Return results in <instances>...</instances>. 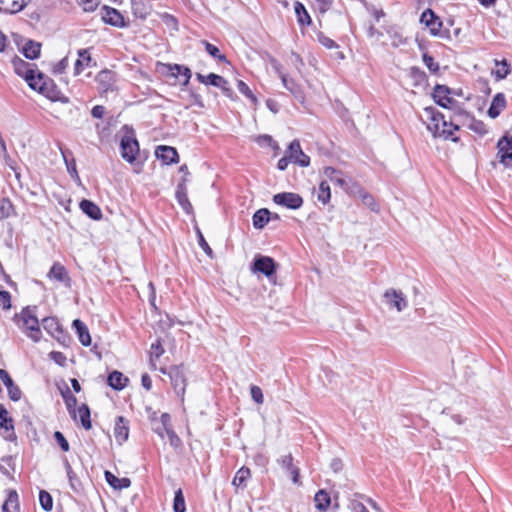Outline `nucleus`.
I'll return each instance as SVG.
<instances>
[{"label": "nucleus", "mask_w": 512, "mask_h": 512, "mask_svg": "<svg viewBox=\"0 0 512 512\" xmlns=\"http://www.w3.org/2000/svg\"><path fill=\"white\" fill-rule=\"evenodd\" d=\"M251 398L257 403L262 404L264 401L263 392L259 386L251 385L250 387Z\"/></svg>", "instance_id": "774afa93"}, {"label": "nucleus", "mask_w": 512, "mask_h": 512, "mask_svg": "<svg viewBox=\"0 0 512 512\" xmlns=\"http://www.w3.org/2000/svg\"><path fill=\"white\" fill-rule=\"evenodd\" d=\"M61 395L66 404L69 414L75 419L76 418V405L77 398L72 394L69 387L66 386L65 390L61 391Z\"/></svg>", "instance_id": "f704fd0d"}, {"label": "nucleus", "mask_w": 512, "mask_h": 512, "mask_svg": "<svg viewBox=\"0 0 512 512\" xmlns=\"http://www.w3.org/2000/svg\"><path fill=\"white\" fill-rule=\"evenodd\" d=\"M18 508V494L16 491H10L8 494L7 499L2 505V511L3 512H11V509H17Z\"/></svg>", "instance_id": "49530a36"}, {"label": "nucleus", "mask_w": 512, "mask_h": 512, "mask_svg": "<svg viewBox=\"0 0 512 512\" xmlns=\"http://www.w3.org/2000/svg\"><path fill=\"white\" fill-rule=\"evenodd\" d=\"M78 59L74 64V74L79 75L84 68V65L89 67L92 62V58L90 56L88 49H79L78 50Z\"/></svg>", "instance_id": "2f4dec72"}, {"label": "nucleus", "mask_w": 512, "mask_h": 512, "mask_svg": "<svg viewBox=\"0 0 512 512\" xmlns=\"http://www.w3.org/2000/svg\"><path fill=\"white\" fill-rule=\"evenodd\" d=\"M158 71L163 75H166L167 77H172L174 79H177L179 77V71H183V81L181 82L183 86L188 85L192 76L191 70L187 66L180 64L159 63Z\"/></svg>", "instance_id": "1a4fd4ad"}, {"label": "nucleus", "mask_w": 512, "mask_h": 512, "mask_svg": "<svg viewBox=\"0 0 512 512\" xmlns=\"http://www.w3.org/2000/svg\"><path fill=\"white\" fill-rule=\"evenodd\" d=\"M506 107V98L503 93H497L488 108L487 114L490 118H497L501 111Z\"/></svg>", "instance_id": "393cba45"}, {"label": "nucleus", "mask_w": 512, "mask_h": 512, "mask_svg": "<svg viewBox=\"0 0 512 512\" xmlns=\"http://www.w3.org/2000/svg\"><path fill=\"white\" fill-rule=\"evenodd\" d=\"M14 212V206L9 198L0 200V220L10 217Z\"/></svg>", "instance_id": "a18cd8bd"}, {"label": "nucleus", "mask_w": 512, "mask_h": 512, "mask_svg": "<svg viewBox=\"0 0 512 512\" xmlns=\"http://www.w3.org/2000/svg\"><path fill=\"white\" fill-rule=\"evenodd\" d=\"M155 154L166 165L179 162V154L176 148L172 146L160 145L157 147Z\"/></svg>", "instance_id": "2eb2a0df"}, {"label": "nucleus", "mask_w": 512, "mask_h": 512, "mask_svg": "<svg viewBox=\"0 0 512 512\" xmlns=\"http://www.w3.org/2000/svg\"><path fill=\"white\" fill-rule=\"evenodd\" d=\"M36 310V306H26L21 310L20 314L14 315L13 321L24 330L32 341L39 342L42 333Z\"/></svg>", "instance_id": "f257e3e1"}, {"label": "nucleus", "mask_w": 512, "mask_h": 512, "mask_svg": "<svg viewBox=\"0 0 512 512\" xmlns=\"http://www.w3.org/2000/svg\"><path fill=\"white\" fill-rule=\"evenodd\" d=\"M317 199L323 205H327L331 199V189L327 181L323 180L320 182L318 191H317Z\"/></svg>", "instance_id": "ea45409f"}, {"label": "nucleus", "mask_w": 512, "mask_h": 512, "mask_svg": "<svg viewBox=\"0 0 512 512\" xmlns=\"http://www.w3.org/2000/svg\"><path fill=\"white\" fill-rule=\"evenodd\" d=\"M250 469L243 466L235 474L232 484L236 487H246V481L250 478Z\"/></svg>", "instance_id": "4c0bfd02"}, {"label": "nucleus", "mask_w": 512, "mask_h": 512, "mask_svg": "<svg viewBox=\"0 0 512 512\" xmlns=\"http://www.w3.org/2000/svg\"><path fill=\"white\" fill-rule=\"evenodd\" d=\"M186 181H187V179L184 177L178 183L176 192H175V197H176L178 204L182 207V209L187 214H191L193 212V207H192V204L190 203L188 196H187Z\"/></svg>", "instance_id": "dca6fc26"}, {"label": "nucleus", "mask_w": 512, "mask_h": 512, "mask_svg": "<svg viewBox=\"0 0 512 512\" xmlns=\"http://www.w3.org/2000/svg\"><path fill=\"white\" fill-rule=\"evenodd\" d=\"M421 23H424L430 30V33L434 36H440V30L442 27V21L435 14L432 9H426L420 17Z\"/></svg>", "instance_id": "4468645a"}, {"label": "nucleus", "mask_w": 512, "mask_h": 512, "mask_svg": "<svg viewBox=\"0 0 512 512\" xmlns=\"http://www.w3.org/2000/svg\"><path fill=\"white\" fill-rule=\"evenodd\" d=\"M48 356L51 360H53L57 365L61 367H65L67 365V358L62 352L51 351Z\"/></svg>", "instance_id": "680f3d73"}, {"label": "nucleus", "mask_w": 512, "mask_h": 512, "mask_svg": "<svg viewBox=\"0 0 512 512\" xmlns=\"http://www.w3.org/2000/svg\"><path fill=\"white\" fill-rule=\"evenodd\" d=\"M314 502L319 511L326 512L331 504V497L326 490L320 489L314 496Z\"/></svg>", "instance_id": "72a5a7b5"}, {"label": "nucleus", "mask_w": 512, "mask_h": 512, "mask_svg": "<svg viewBox=\"0 0 512 512\" xmlns=\"http://www.w3.org/2000/svg\"><path fill=\"white\" fill-rule=\"evenodd\" d=\"M350 193L357 195L361 199L362 204L368 207L372 212H379L380 208L374 197L359 185L353 184Z\"/></svg>", "instance_id": "f3484780"}, {"label": "nucleus", "mask_w": 512, "mask_h": 512, "mask_svg": "<svg viewBox=\"0 0 512 512\" xmlns=\"http://www.w3.org/2000/svg\"><path fill=\"white\" fill-rule=\"evenodd\" d=\"M425 113L428 115L430 123L427 129L432 133H439L440 127H453L454 130H459V126L453 122L445 120L444 115L436 110L434 107L425 108Z\"/></svg>", "instance_id": "423d86ee"}, {"label": "nucleus", "mask_w": 512, "mask_h": 512, "mask_svg": "<svg viewBox=\"0 0 512 512\" xmlns=\"http://www.w3.org/2000/svg\"><path fill=\"white\" fill-rule=\"evenodd\" d=\"M0 428L14 434V421L3 404H0Z\"/></svg>", "instance_id": "c9c22d12"}, {"label": "nucleus", "mask_w": 512, "mask_h": 512, "mask_svg": "<svg viewBox=\"0 0 512 512\" xmlns=\"http://www.w3.org/2000/svg\"><path fill=\"white\" fill-rule=\"evenodd\" d=\"M41 324L44 330L50 334L63 347H70L72 338L55 317H45Z\"/></svg>", "instance_id": "7ed1b4c3"}, {"label": "nucleus", "mask_w": 512, "mask_h": 512, "mask_svg": "<svg viewBox=\"0 0 512 512\" xmlns=\"http://www.w3.org/2000/svg\"><path fill=\"white\" fill-rule=\"evenodd\" d=\"M23 55L30 60L39 58L41 53V44L34 40H28L22 48Z\"/></svg>", "instance_id": "473e14b6"}, {"label": "nucleus", "mask_w": 512, "mask_h": 512, "mask_svg": "<svg viewBox=\"0 0 512 512\" xmlns=\"http://www.w3.org/2000/svg\"><path fill=\"white\" fill-rule=\"evenodd\" d=\"M237 88L240 93L249 98L255 105L258 103L256 96L253 94L249 86L242 80H238Z\"/></svg>", "instance_id": "6e6d98bb"}, {"label": "nucleus", "mask_w": 512, "mask_h": 512, "mask_svg": "<svg viewBox=\"0 0 512 512\" xmlns=\"http://www.w3.org/2000/svg\"><path fill=\"white\" fill-rule=\"evenodd\" d=\"M256 141L261 146H269L272 149H279L277 142L270 135H259Z\"/></svg>", "instance_id": "13d9d810"}, {"label": "nucleus", "mask_w": 512, "mask_h": 512, "mask_svg": "<svg viewBox=\"0 0 512 512\" xmlns=\"http://www.w3.org/2000/svg\"><path fill=\"white\" fill-rule=\"evenodd\" d=\"M39 502L43 510L51 511L53 508V499L50 493L45 490L39 492Z\"/></svg>", "instance_id": "603ef678"}, {"label": "nucleus", "mask_w": 512, "mask_h": 512, "mask_svg": "<svg viewBox=\"0 0 512 512\" xmlns=\"http://www.w3.org/2000/svg\"><path fill=\"white\" fill-rule=\"evenodd\" d=\"M204 45H205V50L206 52L212 56L213 58L221 61V62H226L228 63V60L226 58V56L224 54H221L218 47H216L215 45L207 42V41H204Z\"/></svg>", "instance_id": "8fccbe9b"}, {"label": "nucleus", "mask_w": 512, "mask_h": 512, "mask_svg": "<svg viewBox=\"0 0 512 512\" xmlns=\"http://www.w3.org/2000/svg\"><path fill=\"white\" fill-rule=\"evenodd\" d=\"M96 80L102 86L103 90L106 92L108 90H112L113 86V73L110 70H102L96 76Z\"/></svg>", "instance_id": "e433bc0d"}, {"label": "nucleus", "mask_w": 512, "mask_h": 512, "mask_svg": "<svg viewBox=\"0 0 512 512\" xmlns=\"http://www.w3.org/2000/svg\"><path fill=\"white\" fill-rule=\"evenodd\" d=\"M455 131L456 130H454L453 127H440L439 133H434L433 136L443 138L444 140L450 139L453 142H458L460 139L459 137L454 136Z\"/></svg>", "instance_id": "3c124183"}, {"label": "nucleus", "mask_w": 512, "mask_h": 512, "mask_svg": "<svg viewBox=\"0 0 512 512\" xmlns=\"http://www.w3.org/2000/svg\"><path fill=\"white\" fill-rule=\"evenodd\" d=\"M129 379L125 377L120 371L114 370L109 373L107 377V384L114 390L120 391L123 390Z\"/></svg>", "instance_id": "a878e982"}, {"label": "nucleus", "mask_w": 512, "mask_h": 512, "mask_svg": "<svg viewBox=\"0 0 512 512\" xmlns=\"http://www.w3.org/2000/svg\"><path fill=\"white\" fill-rule=\"evenodd\" d=\"M33 90L38 91L52 101L68 102V98L62 96V93L54 80L38 71Z\"/></svg>", "instance_id": "f03ea898"}, {"label": "nucleus", "mask_w": 512, "mask_h": 512, "mask_svg": "<svg viewBox=\"0 0 512 512\" xmlns=\"http://www.w3.org/2000/svg\"><path fill=\"white\" fill-rule=\"evenodd\" d=\"M496 66L499 68L494 72V75L497 80L505 79L511 72L510 65L508 64L507 60L498 61L495 60Z\"/></svg>", "instance_id": "c03bdc74"}, {"label": "nucleus", "mask_w": 512, "mask_h": 512, "mask_svg": "<svg viewBox=\"0 0 512 512\" xmlns=\"http://www.w3.org/2000/svg\"><path fill=\"white\" fill-rule=\"evenodd\" d=\"M173 511L174 512H186L185 498L182 489H178L174 493L173 500Z\"/></svg>", "instance_id": "37998d69"}, {"label": "nucleus", "mask_w": 512, "mask_h": 512, "mask_svg": "<svg viewBox=\"0 0 512 512\" xmlns=\"http://www.w3.org/2000/svg\"><path fill=\"white\" fill-rule=\"evenodd\" d=\"M452 93V88L442 85V84H436L432 93V97L434 101L441 100L445 97L450 96Z\"/></svg>", "instance_id": "de8ad7c7"}, {"label": "nucleus", "mask_w": 512, "mask_h": 512, "mask_svg": "<svg viewBox=\"0 0 512 512\" xmlns=\"http://www.w3.org/2000/svg\"><path fill=\"white\" fill-rule=\"evenodd\" d=\"M278 266V263L272 257L260 254L256 255L252 262L253 271L262 273L269 279L275 276Z\"/></svg>", "instance_id": "39448f33"}, {"label": "nucleus", "mask_w": 512, "mask_h": 512, "mask_svg": "<svg viewBox=\"0 0 512 512\" xmlns=\"http://www.w3.org/2000/svg\"><path fill=\"white\" fill-rule=\"evenodd\" d=\"M26 4L25 0H0V12L15 14L23 10Z\"/></svg>", "instance_id": "bb28decb"}, {"label": "nucleus", "mask_w": 512, "mask_h": 512, "mask_svg": "<svg viewBox=\"0 0 512 512\" xmlns=\"http://www.w3.org/2000/svg\"><path fill=\"white\" fill-rule=\"evenodd\" d=\"M54 439L57 442V444L60 446L62 451H64V452L69 451V449H70L69 443L62 432L55 431Z\"/></svg>", "instance_id": "e2e57ef3"}, {"label": "nucleus", "mask_w": 512, "mask_h": 512, "mask_svg": "<svg viewBox=\"0 0 512 512\" xmlns=\"http://www.w3.org/2000/svg\"><path fill=\"white\" fill-rule=\"evenodd\" d=\"M49 276L55 280L70 286L71 279L68 275L66 268L60 263H54L49 271Z\"/></svg>", "instance_id": "cd10ccee"}, {"label": "nucleus", "mask_w": 512, "mask_h": 512, "mask_svg": "<svg viewBox=\"0 0 512 512\" xmlns=\"http://www.w3.org/2000/svg\"><path fill=\"white\" fill-rule=\"evenodd\" d=\"M221 77L215 73H209L208 75H203L201 73H196V79L205 85H211L217 87V85L221 82Z\"/></svg>", "instance_id": "79ce46f5"}, {"label": "nucleus", "mask_w": 512, "mask_h": 512, "mask_svg": "<svg viewBox=\"0 0 512 512\" xmlns=\"http://www.w3.org/2000/svg\"><path fill=\"white\" fill-rule=\"evenodd\" d=\"M293 456L291 454L284 455L280 459H278V463L281 465L283 469H285L287 472L292 470L295 465L293 463Z\"/></svg>", "instance_id": "0e129e2a"}, {"label": "nucleus", "mask_w": 512, "mask_h": 512, "mask_svg": "<svg viewBox=\"0 0 512 512\" xmlns=\"http://www.w3.org/2000/svg\"><path fill=\"white\" fill-rule=\"evenodd\" d=\"M15 73L24 78L30 88H34L37 73L31 67L32 65L18 56H15L12 60Z\"/></svg>", "instance_id": "6e6552de"}, {"label": "nucleus", "mask_w": 512, "mask_h": 512, "mask_svg": "<svg viewBox=\"0 0 512 512\" xmlns=\"http://www.w3.org/2000/svg\"><path fill=\"white\" fill-rule=\"evenodd\" d=\"M217 88H220L222 93L226 97H228L230 99H234L235 98L234 91L229 86V82L224 77H221V82L217 85Z\"/></svg>", "instance_id": "052dcab7"}, {"label": "nucleus", "mask_w": 512, "mask_h": 512, "mask_svg": "<svg viewBox=\"0 0 512 512\" xmlns=\"http://www.w3.org/2000/svg\"><path fill=\"white\" fill-rule=\"evenodd\" d=\"M384 296L398 311H402L407 307V301L401 291L390 289L385 292Z\"/></svg>", "instance_id": "b1692460"}, {"label": "nucleus", "mask_w": 512, "mask_h": 512, "mask_svg": "<svg viewBox=\"0 0 512 512\" xmlns=\"http://www.w3.org/2000/svg\"><path fill=\"white\" fill-rule=\"evenodd\" d=\"M101 18L104 23L113 27H129V23L125 21L123 15L117 9L107 5L101 8Z\"/></svg>", "instance_id": "f8f14e48"}, {"label": "nucleus", "mask_w": 512, "mask_h": 512, "mask_svg": "<svg viewBox=\"0 0 512 512\" xmlns=\"http://www.w3.org/2000/svg\"><path fill=\"white\" fill-rule=\"evenodd\" d=\"M133 15L139 19H146L150 13V8L147 7L142 0H131Z\"/></svg>", "instance_id": "58836bf2"}, {"label": "nucleus", "mask_w": 512, "mask_h": 512, "mask_svg": "<svg viewBox=\"0 0 512 512\" xmlns=\"http://www.w3.org/2000/svg\"><path fill=\"white\" fill-rule=\"evenodd\" d=\"M105 480L114 489L122 490L131 486V480L127 477L118 478L110 471H105Z\"/></svg>", "instance_id": "c85d7f7f"}, {"label": "nucleus", "mask_w": 512, "mask_h": 512, "mask_svg": "<svg viewBox=\"0 0 512 512\" xmlns=\"http://www.w3.org/2000/svg\"><path fill=\"white\" fill-rule=\"evenodd\" d=\"M161 20L170 31H178V20L171 14L164 13L161 15Z\"/></svg>", "instance_id": "5fc2aeb1"}, {"label": "nucleus", "mask_w": 512, "mask_h": 512, "mask_svg": "<svg viewBox=\"0 0 512 512\" xmlns=\"http://www.w3.org/2000/svg\"><path fill=\"white\" fill-rule=\"evenodd\" d=\"M160 372L169 376L174 391L183 401L186 390V376L183 365L172 366L169 369L161 368Z\"/></svg>", "instance_id": "20e7f679"}, {"label": "nucleus", "mask_w": 512, "mask_h": 512, "mask_svg": "<svg viewBox=\"0 0 512 512\" xmlns=\"http://www.w3.org/2000/svg\"><path fill=\"white\" fill-rule=\"evenodd\" d=\"M323 174L326 178L329 179L333 184L340 186L341 188L345 189L347 192L350 193L351 187H348V183L346 180L341 176L342 172L335 169L334 167L327 166L323 169Z\"/></svg>", "instance_id": "4be33fe9"}, {"label": "nucleus", "mask_w": 512, "mask_h": 512, "mask_svg": "<svg viewBox=\"0 0 512 512\" xmlns=\"http://www.w3.org/2000/svg\"><path fill=\"white\" fill-rule=\"evenodd\" d=\"M271 220V212L267 208L257 210L253 217L252 222L255 229H263Z\"/></svg>", "instance_id": "c756f323"}, {"label": "nucleus", "mask_w": 512, "mask_h": 512, "mask_svg": "<svg viewBox=\"0 0 512 512\" xmlns=\"http://www.w3.org/2000/svg\"><path fill=\"white\" fill-rule=\"evenodd\" d=\"M78 414L80 417L82 427L86 430L91 429L92 423L90 418L91 412L89 406L87 404H82L81 406H79Z\"/></svg>", "instance_id": "a19ab883"}, {"label": "nucleus", "mask_w": 512, "mask_h": 512, "mask_svg": "<svg viewBox=\"0 0 512 512\" xmlns=\"http://www.w3.org/2000/svg\"><path fill=\"white\" fill-rule=\"evenodd\" d=\"M72 328L75 330V333L77 334L78 339L83 346L88 347L91 345L92 339L88 327L82 320H73Z\"/></svg>", "instance_id": "412c9836"}, {"label": "nucleus", "mask_w": 512, "mask_h": 512, "mask_svg": "<svg viewBox=\"0 0 512 512\" xmlns=\"http://www.w3.org/2000/svg\"><path fill=\"white\" fill-rule=\"evenodd\" d=\"M0 379L8 390L9 398L12 401H19L21 399L22 392L5 369H0Z\"/></svg>", "instance_id": "6ab92c4d"}, {"label": "nucleus", "mask_w": 512, "mask_h": 512, "mask_svg": "<svg viewBox=\"0 0 512 512\" xmlns=\"http://www.w3.org/2000/svg\"><path fill=\"white\" fill-rule=\"evenodd\" d=\"M120 150L122 158L132 164L136 161L139 154V143L134 135H125L120 141Z\"/></svg>", "instance_id": "0eeeda50"}, {"label": "nucleus", "mask_w": 512, "mask_h": 512, "mask_svg": "<svg viewBox=\"0 0 512 512\" xmlns=\"http://www.w3.org/2000/svg\"><path fill=\"white\" fill-rule=\"evenodd\" d=\"M317 40L327 49H334L339 47V45L334 40L326 36L323 32L317 33Z\"/></svg>", "instance_id": "4d7b16f0"}, {"label": "nucleus", "mask_w": 512, "mask_h": 512, "mask_svg": "<svg viewBox=\"0 0 512 512\" xmlns=\"http://www.w3.org/2000/svg\"><path fill=\"white\" fill-rule=\"evenodd\" d=\"M294 11L297 17V22L300 26H309L312 24V19L303 3L295 1Z\"/></svg>", "instance_id": "7c9ffc66"}, {"label": "nucleus", "mask_w": 512, "mask_h": 512, "mask_svg": "<svg viewBox=\"0 0 512 512\" xmlns=\"http://www.w3.org/2000/svg\"><path fill=\"white\" fill-rule=\"evenodd\" d=\"M273 202L287 209L297 210L302 207L303 198L297 193L281 192L273 196Z\"/></svg>", "instance_id": "9b49d317"}, {"label": "nucleus", "mask_w": 512, "mask_h": 512, "mask_svg": "<svg viewBox=\"0 0 512 512\" xmlns=\"http://www.w3.org/2000/svg\"><path fill=\"white\" fill-rule=\"evenodd\" d=\"M286 153L290 154L292 162L300 167H308L310 165V157L302 151L300 142L297 139H294L289 144Z\"/></svg>", "instance_id": "ddd939ff"}, {"label": "nucleus", "mask_w": 512, "mask_h": 512, "mask_svg": "<svg viewBox=\"0 0 512 512\" xmlns=\"http://www.w3.org/2000/svg\"><path fill=\"white\" fill-rule=\"evenodd\" d=\"M114 436L119 445H122L129 437V421L123 417L118 416L114 425Z\"/></svg>", "instance_id": "a211bd4d"}, {"label": "nucleus", "mask_w": 512, "mask_h": 512, "mask_svg": "<svg viewBox=\"0 0 512 512\" xmlns=\"http://www.w3.org/2000/svg\"><path fill=\"white\" fill-rule=\"evenodd\" d=\"M68 480H69L71 489L75 493L81 494L83 492V490H84L83 484L75 471L72 474L68 475Z\"/></svg>", "instance_id": "864d4df0"}, {"label": "nucleus", "mask_w": 512, "mask_h": 512, "mask_svg": "<svg viewBox=\"0 0 512 512\" xmlns=\"http://www.w3.org/2000/svg\"><path fill=\"white\" fill-rule=\"evenodd\" d=\"M0 307L3 310L11 308V294L6 290H0Z\"/></svg>", "instance_id": "338daca9"}, {"label": "nucleus", "mask_w": 512, "mask_h": 512, "mask_svg": "<svg viewBox=\"0 0 512 512\" xmlns=\"http://www.w3.org/2000/svg\"><path fill=\"white\" fill-rule=\"evenodd\" d=\"M422 60L431 72H438L439 64L434 61V58L429 53H424L422 56Z\"/></svg>", "instance_id": "bf43d9fd"}, {"label": "nucleus", "mask_w": 512, "mask_h": 512, "mask_svg": "<svg viewBox=\"0 0 512 512\" xmlns=\"http://www.w3.org/2000/svg\"><path fill=\"white\" fill-rule=\"evenodd\" d=\"M164 353V348L161 344V340L157 339L155 343H152L150 348V361L152 363V367L155 369V364L153 363V360L159 359Z\"/></svg>", "instance_id": "09e8293b"}, {"label": "nucleus", "mask_w": 512, "mask_h": 512, "mask_svg": "<svg viewBox=\"0 0 512 512\" xmlns=\"http://www.w3.org/2000/svg\"><path fill=\"white\" fill-rule=\"evenodd\" d=\"M497 158L506 168L512 169V136L504 135L497 142Z\"/></svg>", "instance_id": "9d476101"}, {"label": "nucleus", "mask_w": 512, "mask_h": 512, "mask_svg": "<svg viewBox=\"0 0 512 512\" xmlns=\"http://www.w3.org/2000/svg\"><path fill=\"white\" fill-rule=\"evenodd\" d=\"M279 77L282 80L284 87L300 101L304 100V94L301 86L298 85L293 79L289 78L286 74L282 73L278 67H275Z\"/></svg>", "instance_id": "aec40b11"}, {"label": "nucleus", "mask_w": 512, "mask_h": 512, "mask_svg": "<svg viewBox=\"0 0 512 512\" xmlns=\"http://www.w3.org/2000/svg\"><path fill=\"white\" fill-rule=\"evenodd\" d=\"M82 212L92 220H101L103 217L102 211L97 204L88 199H83L79 203Z\"/></svg>", "instance_id": "5701e85b"}, {"label": "nucleus", "mask_w": 512, "mask_h": 512, "mask_svg": "<svg viewBox=\"0 0 512 512\" xmlns=\"http://www.w3.org/2000/svg\"><path fill=\"white\" fill-rule=\"evenodd\" d=\"M196 233H197V236H198V244L199 246L203 249V251L210 257H212V254H213V251L212 249L210 248V246L208 245V243L206 242L202 232L200 231L199 228H196Z\"/></svg>", "instance_id": "69168bd1"}]
</instances>
